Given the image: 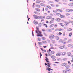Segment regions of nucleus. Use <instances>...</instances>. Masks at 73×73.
<instances>
[{
	"mask_svg": "<svg viewBox=\"0 0 73 73\" xmlns=\"http://www.w3.org/2000/svg\"><path fill=\"white\" fill-rule=\"evenodd\" d=\"M56 2H58L59 1V0H54Z\"/></svg>",
	"mask_w": 73,
	"mask_h": 73,
	"instance_id": "nucleus-55",
	"label": "nucleus"
},
{
	"mask_svg": "<svg viewBox=\"0 0 73 73\" xmlns=\"http://www.w3.org/2000/svg\"><path fill=\"white\" fill-rule=\"evenodd\" d=\"M59 48L61 49H63V48H64V46H60Z\"/></svg>",
	"mask_w": 73,
	"mask_h": 73,
	"instance_id": "nucleus-34",
	"label": "nucleus"
},
{
	"mask_svg": "<svg viewBox=\"0 0 73 73\" xmlns=\"http://www.w3.org/2000/svg\"><path fill=\"white\" fill-rule=\"evenodd\" d=\"M54 38V35H53L51 34L49 36V38L50 40H52V39H53Z\"/></svg>",
	"mask_w": 73,
	"mask_h": 73,
	"instance_id": "nucleus-2",
	"label": "nucleus"
},
{
	"mask_svg": "<svg viewBox=\"0 0 73 73\" xmlns=\"http://www.w3.org/2000/svg\"><path fill=\"white\" fill-rule=\"evenodd\" d=\"M46 8H48L49 9H52V7H51L49 5H47L46 6Z\"/></svg>",
	"mask_w": 73,
	"mask_h": 73,
	"instance_id": "nucleus-17",
	"label": "nucleus"
},
{
	"mask_svg": "<svg viewBox=\"0 0 73 73\" xmlns=\"http://www.w3.org/2000/svg\"><path fill=\"white\" fill-rule=\"evenodd\" d=\"M53 23V21H51L50 22H49V23L50 24H52V23Z\"/></svg>",
	"mask_w": 73,
	"mask_h": 73,
	"instance_id": "nucleus-50",
	"label": "nucleus"
},
{
	"mask_svg": "<svg viewBox=\"0 0 73 73\" xmlns=\"http://www.w3.org/2000/svg\"><path fill=\"white\" fill-rule=\"evenodd\" d=\"M42 44H46V41H43L42 42Z\"/></svg>",
	"mask_w": 73,
	"mask_h": 73,
	"instance_id": "nucleus-26",
	"label": "nucleus"
},
{
	"mask_svg": "<svg viewBox=\"0 0 73 73\" xmlns=\"http://www.w3.org/2000/svg\"><path fill=\"white\" fill-rule=\"evenodd\" d=\"M59 25H61V26L62 27H64V25H63V24H62V23H59Z\"/></svg>",
	"mask_w": 73,
	"mask_h": 73,
	"instance_id": "nucleus-20",
	"label": "nucleus"
},
{
	"mask_svg": "<svg viewBox=\"0 0 73 73\" xmlns=\"http://www.w3.org/2000/svg\"><path fill=\"white\" fill-rule=\"evenodd\" d=\"M51 6V7H54V5L53 4H51L50 5Z\"/></svg>",
	"mask_w": 73,
	"mask_h": 73,
	"instance_id": "nucleus-62",
	"label": "nucleus"
},
{
	"mask_svg": "<svg viewBox=\"0 0 73 73\" xmlns=\"http://www.w3.org/2000/svg\"><path fill=\"white\" fill-rule=\"evenodd\" d=\"M61 20V19L60 18H56V19H55V20L56 21H60V20Z\"/></svg>",
	"mask_w": 73,
	"mask_h": 73,
	"instance_id": "nucleus-14",
	"label": "nucleus"
},
{
	"mask_svg": "<svg viewBox=\"0 0 73 73\" xmlns=\"http://www.w3.org/2000/svg\"><path fill=\"white\" fill-rule=\"evenodd\" d=\"M67 60V58H65L63 59L62 60L63 61H66Z\"/></svg>",
	"mask_w": 73,
	"mask_h": 73,
	"instance_id": "nucleus-38",
	"label": "nucleus"
},
{
	"mask_svg": "<svg viewBox=\"0 0 73 73\" xmlns=\"http://www.w3.org/2000/svg\"><path fill=\"white\" fill-rule=\"evenodd\" d=\"M51 58L52 59H54V61H56V59H55L56 58V56L52 55V56H51Z\"/></svg>",
	"mask_w": 73,
	"mask_h": 73,
	"instance_id": "nucleus-6",
	"label": "nucleus"
},
{
	"mask_svg": "<svg viewBox=\"0 0 73 73\" xmlns=\"http://www.w3.org/2000/svg\"><path fill=\"white\" fill-rule=\"evenodd\" d=\"M66 65H67L66 63H64L62 64L61 65L62 66H66Z\"/></svg>",
	"mask_w": 73,
	"mask_h": 73,
	"instance_id": "nucleus-8",
	"label": "nucleus"
},
{
	"mask_svg": "<svg viewBox=\"0 0 73 73\" xmlns=\"http://www.w3.org/2000/svg\"><path fill=\"white\" fill-rule=\"evenodd\" d=\"M50 16H53V14H52V13H50Z\"/></svg>",
	"mask_w": 73,
	"mask_h": 73,
	"instance_id": "nucleus-61",
	"label": "nucleus"
},
{
	"mask_svg": "<svg viewBox=\"0 0 73 73\" xmlns=\"http://www.w3.org/2000/svg\"><path fill=\"white\" fill-rule=\"evenodd\" d=\"M69 21V23H70L71 24H72V25H73V21Z\"/></svg>",
	"mask_w": 73,
	"mask_h": 73,
	"instance_id": "nucleus-23",
	"label": "nucleus"
},
{
	"mask_svg": "<svg viewBox=\"0 0 73 73\" xmlns=\"http://www.w3.org/2000/svg\"><path fill=\"white\" fill-rule=\"evenodd\" d=\"M56 7H59V5H56Z\"/></svg>",
	"mask_w": 73,
	"mask_h": 73,
	"instance_id": "nucleus-63",
	"label": "nucleus"
},
{
	"mask_svg": "<svg viewBox=\"0 0 73 73\" xmlns=\"http://www.w3.org/2000/svg\"><path fill=\"white\" fill-rule=\"evenodd\" d=\"M64 29H57L55 30V31H63Z\"/></svg>",
	"mask_w": 73,
	"mask_h": 73,
	"instance_id": "nucleus-10",
	"label": "nucleus"
},
{
	"mask_svg": "<svg viewBox=\"0 0 73 73\" xmlns=\"http://www.w3.org/2000/svg\"><path fill=\"white\" fill-rule=\"evenodd\" d=\"M48 56H52V54L51 53H49L48 54Z\"/></svg>",
	"mask_w": 73,
	"mask_h": 73,
	"instance_id": "nucleus-56",
	"label": "nucleus"
},
{
	"mask_svg": "<svg viewBox=\"0 0 73 73\" xmlns=\"http://www.w3.org/2000/svg\"><path fill=\"white\" fill-rule=\"evenodd\" d=\"M56 10L57 12H63L62 10L60 9H57Z\"/></svg>",
	"mask_w": 73,
	"mask_h": 73,
	"instance_id": "nucleus-11",
	"label": "nucleus"
},
{
	"mask_svg": "<svg viewBox=\"0 0 73 73\" xmlns=\"http://www.w3.org/2000/svg\"><path fill=\"white\" fill-rule=\"evenodd\" d=\"M72 35V33H69V36H70V37H71Z\"/></svg>",
	"mask_w": 73,
	"mask_h": 73,
	"instance_id": "nucleus-44",
	"label": "nucleus"
},
{
	"mask_svg": "<svg viewBox=\"0 0 73 73\" xmlns=\"http://www.w3.org/2000/svg\"><path fill=\"white\" fill-rule=\"evenodd\" d=\"M70 14L69 13H66V16H70Z\"/></svg>",
	"mask_w": 73,
	"mask_h": 73,
	"instance_id": "nucleus-47",
	"label": "nucleus"
},
{
	"mask_svg": "<svg viewBox=\"0 0 73 73\" xmlns=\"http://www.w3.org/2000/svg\"><path fill=\"white\" fill-rule=\"evenodd\" d=\"M46 19H50V16H48L46 17Z\"/></svg>",
	"mask_w": 73,
	"mask_h": 73,
	"instance_id": "nucleus-22",
	"label": "nucleus"
},
{
	"mask_svg": "<svg viewBox=\"0 0 73 73\" xmlns=\"http://www.w3.org/2000/svg\"><path fill=\"white\" fill-rule=\"evenodd\" d=\"M71 62H73V58H72V60L71 61Z\"/></svg>",
	"mask_w": 73,
	"mask_h": 73,
	"instance_id": "nucleus-64",
	"label": "nucleus"
},
{
	"mask_svg": "<svg viewBox=\"0 0 73 73\" xmlns=\"http://www.w3.org/2000/svg\"><path fill=\"white\" fill-rule=\"evenodd\" d=\"M62 72L63 73H67V72L65 70H62Z\"/></svg>",
	"mask_w": 73,
	"mask_h": 73,
	"instance_id": "nucleus-42",
	"label": "nucleus"
},
{
	"mask_svg": "<svg viewBox=\"0 0 73 73\" xmlns=\"http://www.w3.org/2000/svg\"><path fill=\"white\" fill-rule=\"evenodd\" d=\"M41 2V1L39 0H37L36 1V3L38 4H39V3H40Z\"/></svg>",
	"mask_w": 73,
	"mask_h": 73,
	"instance_id": "nucleus-16",
	"label": "nucleus"
},
{
	"mask_svg": "<svg viewBox=\"0 0 73 73\" xmlns=\"http://www.w3.org/2000/svg\"><path fill=\"white\" fill-rule=\"evenodd\" d=\"M37 40L39 41H41V38L40 37L38 38Z\"/></svg>",
	"mask_w": 73,
	"mask_h": 73,
	"instance_id": "nucleus-28",
	"label": "nucleus"
},
{
	"mask_svg": "<svg viewBox=\"0 0 73 73\" xmlns=\"http://www.w3.org/2000/svg\"><path fill=\"white\" fill-rule=\"evenodd\" d=\"M68 63L69 65H71V63H70V62L69 61H68Z\"/></svg>",
	"mask_w": 73,
	"mask_h": 73,
	"instance_id": "nucleus-53",
	"label": "nucleus"
},
{
	"mask_svg": "<svg viewBox=\"0 0 73 73\" xmlns=\"http://www.w3.org/2000/svg\"><path fill=\"white\" fill-rule=\"evenodd\" d=\"M54 49V47H52L49 49L48 51L50 52H51V50H50V49Z\"/></svg>",
	"mask_w": 73,
	"mask_h": 73,
	"instance_id": "nucleus-13",
	"label": "nucleus"
},
{
	"mask_svg": "<svg viewBox=\"0 0 73 73\" xmlns=\"http://www.w3.org/2000/svg\"><path fill=\"white\" fill-rule=\"evenodd\" d=\"M34 18V19H38V16H37V15H33Z\"/></svg>",
	"mask_w": 73,
	"mask_h": 73,
	"instance_id": "nucleus-5",
	"label": "nucleus"
},
{
	"mask_svg": "<svg viewBox=\"0 0 73 73\" xmlns=\"http://www.w3.org/2000/svg\"><path fill=\"white\" fill-rule=\"evenodd\" d=\"M64 21V25L65 26H68V25L69 24V23H70L68 22L65 21Z\"/></svg>",
	"mask_w": 73,
	"mask_h": 73,
	"instance_id": "nucleus-3",
	"label": "nucleus"
},
{
	"mask_svg": "<svg viewBox=\"0 0 73 73\" xmlns=\"http://www.w3.org/2000/svg\"><path fill=\"white\" fill-rule=\"evenodd\" d=\"M56 56H60V54L59 53H57L56 54Z\"/></svg>",
	"mask_w": 73,
	"mask_h": 73,
	"instance_id": "nucleus-37",
	"label": "nucleus"
},
{
	"mask_svg": "<svg viewBox=\"0 0 73 73\" xmlns=\"http://www.w3.org/2000/svg\"><path fill=\"white\" fill-rule=\"evenodd\" d=\"M36 29L35 32L36 33L38 34L36 35L37 36H38V37H43V35L41 34V31H39V27H36Z\"/></svg>",
	"mask_w": 73,
	"mask_h": 73,
	"instance_id": "nucleus-1",
	"label": "nucleus"
},
{
	"mask_svg": "<svg viewBox=\"0 0 73 73\" xmlns=\"http://www.w3.org/2000/svg\"><path fill=\"white\" fill-rule=\"evenodd\" d=\"M40 57L41 58V56H42V54H41V52H40Z\"/></svg>",
	"mask_w": 73,
	"mask_h": 73,
	"instance_id": "nucleus-52",
	"label": "nucleus"
},
{
	"mask_svg": "<svg viewBox=\"0 0 73 73\" xmlns=\"http://www.w3.org/2000/svg\"><path fill=\"white\" fill-rule=\"evenodd\" d=\"M34 24H35V25H37L38 24V22L36 21H34Z\"/></svg>",
	"mask_w": 73,
	"mask_h": 73,
	"instance_id": "nucleus-12",
	"label": "nucleus"
},
{
	"mask_svg": "<svg viewBox=\"0 0 73 73\" xmlns=\"http://www.w3.org/2000/svg\"><path fill=\"white\" fill-rule=\"evenodd\" d=\"M38 25L39 26L41 27L42 24L41 23H39L38 24Z\"/></svg>",
	"mask_w": 73,
	"mask_h": 73,
	"instance_id": "nucleus-36",
	"label": "nucleus"
},
{
	"mask_svg": "<svg viewBox=\"0 0 73 73\" xmlns=\"http://www.w3.org/2000/svg\"><path fill=\"white\" fill-rule=\"evenodd\" d=\"M65 67H66V68H69L70 66L68 65H67Z\"/></svg>",
	"mask_w": 73,
	"mask_h": 73,
	"instance_id": "nucleus-49",
	"label": "nucleus"
},
{
	"mask_svg": "<svg viewBox=\"0 0 73 73\" xmlns=\"http://www.w3.org/2000/svg\"><path fill=\"white\" fill-rule=\"evenodd\" d=\"M54 28H56V27H57V24H55L54 25Z\"/></svg>",
	"mask_w": 73,
	"mask_h": 73,
	"instance_id": "nucleus-45",
	"label": "nucleus"
},
{
	"mask_svg": "<svg viewBox=\"0 0 73 73\" xmlns=\"http://www.w3.org/2000/svg\"><path fill=\"white\" fill-rule=\"evenodd\" d=\"M55 38L56 39V40H59V39H60V38H59V37L57 36H56L55 37Z\"/></svg>",
	"mask_w": 73,
	"mask_h": 73,
	"instance_id": "nucleus-19",
	"label": "nucleus"
},
{
	"mask_svg": "<svg viewBox=\"0 0 73 73\" xmlns=\"http://www.w3.org/2000/svg\"><path fill=\"white\" fill-rule=\"evenodd\" d=\"M41 39L43 40H45L46 38H45V37H42L41 38Z\"/></svg>",
	"mask_w": 73,
	"mask_h": 73,
	"instance_id": "nucleus-41",
	"label": "nucleus"
},
{
	"mask_svg": "<svg viewBox=\"0 0 73 73\" xmlns=\"http://www.w3.org/2000/svg\"><path fill=\"white\" fill-rule=\"evenodd\" d=\"M47 69L49 71L48 73H52L53 69H51L50 68H47Z\"/></svg>",
	"mask_w": 73,
	"mask_h": 73,
	"instance_id": "nucleus-4",
	"label": "nucleus"
},
{
	"mask_svg": "<svg viewBox=\"0 0 73 73\" xmlns=\"http://www.w3.org/2000/svg\"><path fill=\"white\" fill-rule=\"evenodd\" d=\"M60 15H61V13H56V16H60Z\"/></svg>",
	"mask_w": 73,
	"mask_h": 73,
	"instance_id": "nucleus-24",
	"label": "nucleus"
},
{
	"mask_svg": "<svg viewBox=\"0 0 73 73\" xmlns=\"http://www.w3.org/2000/svg\"><path fill=\"white\" fill-rule=\"evenodd\" d=\"M56 43V42L54 40H52V43L51 44H55Z\"/></svg>",
	"mask_w": 73,
	"mask_h": 73,
	"instance_id": "nucleus-21",
	"label": "nucleus"
},
{
	"mask_svg": "<svg viewBox=\"0 0 73 73\" xmlns=\"http://www.w3.org/2000/svg\"><path fill=\"white\" fill-rule=\"evenodd\" d=\"M53 26H54V24H52L50 26V28H52Z\"/></svg>",
	"mask_w": 73,
	"mask_h": 73,
	"instance_id": "nucleus-31",
	"label": "nucleus"
},
{
	"mask_svg": "<svg viewBox=\"0 0 73 73\" xmlns=\"http://www.w3.org/2000/svg\"><path fill=\"white\" fill-rule=\"evenodd\" d=\"M68 32H70V31H72V29H68Z\"/></svg>",
	"mask_w": 73,
	"mask_h": 73,
	"instance_id": "nucleus-35",
	"label": "nucleus"
},
{
	"mask_svg": "<svg viewBox=\"0 0 73 73\" xmlns=\"http://www.w3.org/2000/svg\"><path fill=\"white\" fill-rule=\"evenodd\" d=\"M62 55H63V56H65V55L66 54V52H63L62 53Z\"/></svg>",
	"mask_w": 73,
	"mask_h": 73,
	"instance_id": "nucleus-39",
	"label": "nucleus"
},
{
	"mask_svg": "<svg viewBox=\"0 0 73 73\" xmlns=\"http://www.w3.org/2000/svg\"><path fill=\"white\" fill-rule=\"evenodd\" d=\"M50 53H51V54H53L55 53V52H54V51H52Z\"/></svg>",
	"mask_w": 73,
	"mask_h": 73,
	"instance_id": "nucleus-29",
	"label": "nucleus"
},
{
	"mask_svg": "<svg viewBox=\"0 0 73 73\" xmlns=\"http://www.w3.org/2000/svg\"><path fill=\"white\" fill-rule=\"evenodd\" d=\"M69 5L70 6H72L73 5V3H70L69 4Z\"/></svg>",
	"mask_w": 73,
	"mask_h": 73,
	"instance_id": "nucleus-32",
	"label": "nucleus"
},
{
	"mask_svg": "<svg viewBox=\"0 0 73 73\" xmlns=\"http://www.w3.org/2000/svg\"><path fill=\"white\" fill-rule=\"evenodd\" d=\"M45 17L44 15L41 16V19H44Z\"/></svg>",
	"mask_w": 73,
	"mask_h": 73,
	"instance_id": "nucleus-27",
	"label": "nucleus"
},
{
	"mask_svg": "<svg viewBox=\"0 0 73 73\" xmlns=\"http://www.w3.org/2000/svg\"><path fill=\"white\" fill-rule=\"evenodd\" d=\"M66 71H67L68 72H69L70 70V69L68 68H66Z\"/></svg>",
	"mask_w": 73,
	"mask_h": 73,
	"instance_id": "nucleus-25",
	"label": "nucleus"
},
{
	"mask_svg": "<svg viewBox=\"0 0 73 73\" xmlns=\"http://www.w3.org/2000/svg\"><path fill=\"white\" fill-rule=\"evenodd\" d=\"M38 19H39L40 20V19H41V16H38Z\"/></svg>",
	"mask_w": 73,
	"mask_h": 73,
	"instance_id": "nucleus-43",
	"label": "nucleus"
},
{
	"mask_svg": "<svg viewBox=\"0 0 73 73\" xmlns=\"http://www.w3.org/2000/svg\"><path fill=\"white\" fill-rule=\"evenodd\" d=\"M35 10L36 11H38V12H39L40 11V9L38 8H35Z\"/></svg>",
	"mask_w": 73,
	"mask_h": 73,
	"instance_id": "nucleus-33",
	"label": "nucleus"
},
{
	"mask_svg": "<svg viewBox=\"0 0 73 73\" xmlns=\"http://www.w3.org/2000/svg\"><path fill=\"white\" fill-rule=\"evenodd\" d=\"M44 25L46 27V28H48V26H47V25L46 24H44Z\"/></svg>",
	"mask_w": 73,
	"mask_h": 73,
	"instance_id": "nucleus-51",
	"label": "nucleus"
},
{
	"mask_svg": "<svg viewBox=\"0 0 73 73\" xmlns=\"http://www.w3.org/2000/svg\"><path fill=\"white\" fill-rule=\"evenodd\" d=\"M45 58H46L45 60L47 62H49V61H48V58H47V57H46Z\"/></svg>",
	"mask_w": 73,
	"mask_h": 73,
	"instance_id": "nucleus-18",
	"label": "nucleus"
},
{
	"mask_svg": "<svg viewBox=\"0 0 73 73\" xmlns=\"http://www.w3.org/2000/svg\"><path fill=\"white\" fill-rule=\"evenodd\" d=\"M60 17L64 19V18H65V16L64 15H61L60 16Z\"/></svg>",
	"mask_w": 73,
	"mask_h": 73,
	"instance_id": "nucleus-9",
	"label": "nucleus"
},
{
	"mask_svg": "<svg viewBox=\"0 0 73 73\" xmlns=\"http://www.w3.org/2000/svg\"><path fill=\"white\" fill-rule=\"evenodd\" d=\"M48 32H50V29H48Z\"/></svg>",
	"mask_w": 73,
	"mask_h": 73,
	"instance_id": "nucleus-57",
	"label": "nucleus"
},
{
	"mask_svg": "<svg viewBox=\"0 0 73 73\" xmlns=\"http://www.w3.org/2000/svg\"><path fill=\"white\" fill-rule=\"evenodd\" d=\"M51 21H54V18H52L51 19Z\"/></svg>",
	"mask_w": 73,
	"mask_h": 73,
	"instance_id": "nucleus-48",
	"label": "nucleus"
},
{
	"mask_svg": "<svg viewBox=\"0 0 73 73\" xmlns=\"http://www.w3.org/2000/svg\"><path fill=\"white\" fill-rule=\"evenodd\" d=\"M38 44L39 45H42V42H38Z\"/></svg>",
	"mask_w": 73,
	"mask_h": 73,
	"instance_id": "nucleus-46",
	"label": "nucleus"
},
{
	"mask_svg": "<svg viewBox=\"0 0 73 73\" xmlns=\"http://www.w3.org/2000/svg\"><path fill=\"white\" fill-rule=\"evenodd\" d=\"M36 7L37 8H40V6L39 5H36Z\"/></svg>",
	"mask_w": 73,
	"mask_h": 73,
	"instance_id": "nucleus-30",
	"label": "nucleus"
},
{
	"mask_svg": "<svg viewBox=\"0 0 73 73\" xmlns=\"http://www.w3.org/2000/svg\"><path fill=\"white\" fill-rule=\"evenodd\" d=\"M65 35V32H64L63 33V36H64Z\"/></svg>",
	"mask_w": 73,
	"mask_h": 73,
	"instance_id": "nucleus-58",
	"label": "nucleus"
},
{
	"mask_svg": "<svg viewBox=\"0 0 73 73\" xmlns=\"http://www.w3.org/2000/svg\"><path fill=\"white\" fill-rule=\"evenodd\" d=\"M47 66L49 68H51V67H50V63H47Z\"/></svg>",
	"mask_w": 73,
	"mask_h": 73,
	"instance_id": "nucleus-15",
	"label": "nucleus"
},
{
	"mask_svg": "<svg viewBox=\"0 0 73 73\" xmlns=\"http://www.w3.org/2000/svg\"><path fill=\"white\" fill-rule=\"evenodd\" d=\"M53 12H54V13H56V10H53Z\"/></svg>",
	"mask_w": 73,
	"mask_h": 73,
	"instance_id": "nucleus-60",
	"label": "nucleus"
},
{
	"mask_svg": "<svg viewBox=\"0 0 73 73\" xmlns=\"http://www.w3.org/2000/svg\"><path fill=\"white\" fill-rule=\"evenodd\" d=\"M68 42H72V39H69L68 40Z\"/></svg>",
	"mask_w": 73,
	"mask_h": 73,
	"instance_id": "nucleus-40",
	"label": "nucleus"
},
{
	"mask_svg": "<svg viewBox=\"0 0 73 73\" xmlns=\"http://www.w3.org/2000/svg\"><path fill=\"white\" fill-rule=\"evenodd\" d=\"M59 35L60 36H61V35H62V33H61V32H59Z\"/></svg>",
	"mask_w": 73,
	"mask_h": 73,
	"instance_id": "nucleus-54",
	"label": "nucleus"
},
{
	"mask_svg": "<svg viewBox=\"0 0 73 73\" xmlns=\"http://www.w3.org/2000/svg\"><path fill=\"white\" fill-rule=\"evenodd\" d=\"M46 22L47 24H48L49 23V21H46Z\"/></svg>",
	"mask_w": 73,
	"mask_h": 73,
	"instance_id": "nucleus-59",
	"label": "nucleus"
},
{
	"mask_svg": "<svg viewBox=\"0 0 73 73\" xmlns=\"http://www.w3.org/2000/svg\"><path fill=\"white\" fill-rule=\"evenodd\" d=\"M66 11V12H73V10L71 9H67Z\"/></svg>",
	"mask_w": 73,
	"mask_h": 73,
	"instance_id": "nucleus-7",
	"label": "nucleus"
}]
</instances>
